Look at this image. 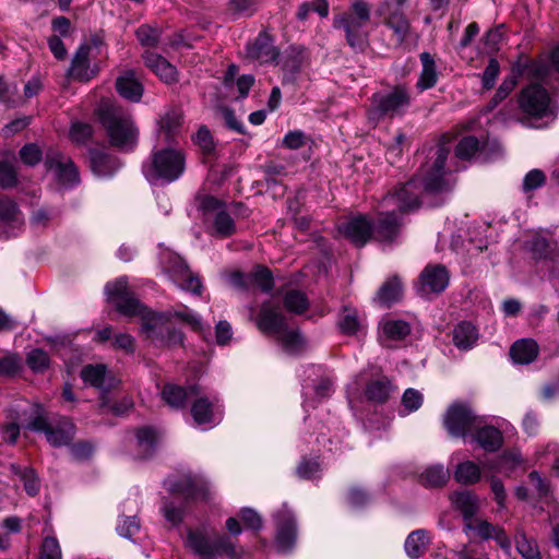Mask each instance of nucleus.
<instances>
[{"mask_svg":"<svg viewBox=\"0 0 559 559\" xmlns=\"http://www.w3.org/2000/svg\"><path fill=\"white\" fill-rule=\"evenodd\" d=\"M217 399L210 400L206 396L195 399L191 405V416L198 426L215 425L221 420Z\"/></svg>","mask_w":559,"mask_h":559,"instance_id":"5701e85b","label":"nucleus"},{"mask_svg":"<svg viewBox=\"0 0 559 559\" xmlns=\"http://www.w3.org/2000/svg\"><path fill=\"white\" fill-rule=\"evenodd\" d=\"M28 368L35 373H44L50 367V357L41 348L32 349L26 356Z\"/></svg>","mask_w":559,"mask_h":559,"instance_id":"6e6d98bb","label":"nucleus"},{"mask_svg":"<svg viewBox=\"0 0 559 559\" xmlns=\"http://www.w3.org/2000/svg\"><path fill=\"white\" fill-rule=\"evenodd\" d=\"M515 546L523 559H540L538 547L534 540H530L525 534L516 535Z\"/></svg>","mask_w":559,"mask_h":559,"instance_id":"e2e57ef3","label":"nucleus"},{"mask_svg":"<svg viewBox=\"0 0 559 559\" xmlns=\"http://www.w3.org/2000/svg\"><path fill=\"white\" fill-rule=\"evenodd\" d=\"M186 170V154L171 147L153 151L142 164V174L151 185H168Z\"/></svg>","mask_w":559,"mask_h":559,"instance_id":"f03ea898","label":"nucleus"},{"mask_svg":"<svg viewBox=\"0 0 559 559\" xmlns=\"http://www.w3.org/2000/svg\"><path fill=\"white\" fill-rule=\"evenodd\" d=\"M450 478V473L443 465H433L428 467L420 475V483L425 487L437 488L442 487Z\"/></svg>","mask_w":559,"mask_h":559,"instance_id":"8fccbe9b","label":"nucleus"},{"mask_svg":"<svg viewBox=\"0 0 559 559\" xmlns=\"http://www.w3.org/2000/svg\"><path fill=\"white\" fill-rule=\"evenodd\" d=\"M275 525V546L280 552H290L297 542L298 526L296 518L286 504L273 514Z\"/></svg>","mask_w":559,"mask_h":559,"instance_id":"9d476101","label":"nucleus"},{"mask_svg":"<svg viewBox=\"0 0 559 559\" xmlns=\"http://www.w3.org/2000/svg\"><path fill=\"white\" fill-rule=\"evenodd\" d=\"M105 293L108 300L112 302L119 313L124 317H141L142 325L145 318L155 311L148 310L132 293L129 290L127 277H119L114 282H109L105 286Z\"/></svg>","mask_w":559,"mask_h":559,"instance_id":"0eeeda50","label":"nucleus"},{"mask_svg":"<svg viewBox=\"0 0 559 559\" xmlns=\"http://www.w3.org/2000/svg\"><path fill=\"white\" fill-rule=\"evenodd\" d=\"M94 136V128L92 124L81 121L71 123L69 130L70 140L76 145H86Z\"/></svg>","mask_w":559,"mask_h":559,"instance_id":"5fc2aeb1","label":"nucleus"},{"mask_svg":"<svg viewBox=\"0 0 559 559\" xmlns=\"http://www.w3.org/2000/svg\"><path fill=\"white\" fill-rule=\"evenodd\" d=\"M403 286L397 276L388 278L379 288L376 299L379 304L390 307L402 299Z\"/></svg>","mask_w":559,"mask_h":559,"instance_id":"4c0bfd02","label":"nucleus"},{"mask_svg":"<svg viewBox=\"0 0 559 559\" xmlns=\"http://www.w3.org/2000/svg\"><path fill=\"white\" fill-rule=\"evenodd\" d=\"M538 345L530 338L519 340L510 348V356L516 364L527 365L536 359Z\"/></svg>","mask_w":559,"mask_h":559,"instance_id":"c9c22d12","label":"nucleus"},{"mask_svg":"<svg viewBox=\"0 0 559 559\" xmlns=\"http://www.w3.org/2000/svg\"><path fill=\"white\" fill-rule=\"evenodd\" d=\"M107 367L103 364L86 365L81 370V379L84 383L90 384L96 389H105Z\"/></svg>","mask_w":559,"mask_h":559,"instance_id":"de8ad7c7","label":"nucleus"},{"mask_svg":"<svg viewBox=\"0 0 559 559\" xmlns=\"http://www.w3.org/2000/svg\"><path fill=\"white\" fill-rule=\"evenodd\" d=\"M516 85V76L509 75L507 76L502 83L500 84L499 88L492 96V98L487 104V109L492 110L495 109L503 99L508 97V95L512 92L514 86Z\"/></svg>","mask_w":559,"mask_h":559,"instance_id":"0e129e2a","label":"nucleus"},{"mask_svg":"<svg viewBox=\"0 0 559 559\" xmlns=\"http://www.w3.org/2000/svg\"><path fill=\"white\" fill-rule=\"evenodd\" d=\"M418 182L419 176L415 175L406 183L400 186L393 192H389L383 198V202H394L402 214L418 210L424 203L425 198L418 187Z\"/></svg>","mask_w":559,"mask_h":559,"instance_id":"ddd939ff","label":"nucleus"},{"mask_svg":"<svg viewBox=\"0 0 559 559\" xmlns=\"http://www.w3.org/2000/svg\"><path fill=\"white\" fill-rule=\"evenodd\" d=\"M47 170H53L56 180L64 188H73L80 183V174L71 157L59 151L49 150L44 159Z\"/></svg>","mask_w":559,"mask_h":559,"instance_id":"f8f14e48","label":"nucleus"},{"mask_svg":"<svg viewBox=\"0 0 559 559\" xmlns=\"http://www.w3.org/2000/svg\"><path fill=\"white\" fill-rule=\"evenodd\" d=\"M160 512L171 526H178L185 519L186 507L185 504L177 506L173 500L164 497L162 499Z\"/></svg>","mask_w":559,"mask_h":559,"instance_id":"864d4df0","label":"nucleus"},{"mask_svg":"<svg viewBox=\"0 0 559 559\" xmlns=\"http://www.w3.org/2000/svg\"><path fill=\"white\" fill-rule=\"evenodd\" d=\"M19 183L17 170L9 160H0V187L2 189L15 188Z\"/></svg>","mask_w":559,"mask_h":559,"instance_id":"680f3d73","label":"nucleus"},{"mask_svg":"<svg viewBox=\"0 0 559 559\" xmlns=\"http://www.w3.org/2000/svg\"><path fill=\"white\" fill-rule=\"evenodd\" d=\"M403 226V217L397 212H381L372 221V237L380 242L393 243L400 237Z\"/></svg>","mask_w":559,"mask_h":559,"instance_id":"f3484780","label":"nucleus"},{"mask_svg":"<svg viewBox=\"0 0 559 559\" xmlns=\"http://www.w3.org/2000/svg\"><path fill=\"white\" fill-rule=\"evenodd\" d=\"M173 495L181 496L185 503L207 500L210 496L209 483L197 475L188 474L171 481L168 488Z\"/></svg>","mask_w":559,"mask_h":559,"instance_id":"dca6fc26","label":"nucleus"},{"mask_svg":"<svg viewBox=\"0 0 559 559\" xmlns=\"http://www.w3.org/2000/svg\"><path fill=\"white\" fill-rule=\"evenodd\" d=\"M383 333L390 340L400 341L411 333V326L404 320H389L383 323Z\"/></svg>","mask_w":559,"mask_h":559,"instance_id":"bf43d9fd","label":"nucleus"},{"mask_svg":"<svg viewBox=\"0 0 559 559\" xmlns=\"http://www.w3.org/2000/svg\"><path fill=\"white\" fill-rule=\"evenodd\" d=\"M138 445L143 453V457H151L156 449L158 441V431L153 427H141L135 431Z\"/></svg>","mask_w":559,"mask_h":559,"instance_id":"c03bdc74","label":"nucleus"},{"mask_svg":"<svg viewBox=\"0 0 559 559\" xmlns=\"http://www.w3.org/2000/svg\"><path fill=\"white\" fill-rule=\"evenodd\" d=\"M341 230L356 246L364 247L372 237V221L359 215L344 223Z\"/></svg>","mask_w":559,"mask_h":559,"instance_id":"393cba45","label":"nucleus"},{"mask_svg":"<svg viewBox=\"0 0 559 559\" xmlns=\"http://www.w3.org/2000/svg\"><path fill=\"white\" fill-rule=\"evenodd\" d=\"M450 283V273L443 264H428L416 283L417 293L423 297L439 295Z\"/></svg>","mask_w":559,"mask_h":559,"instance_id":"2eb2a0df","label":"nucleus"},{"mask_svg":"<svg viewBox=\"0 0 559 559\" xmlns=\"http://www.w3.org/2000/svg\"><path fill=\"white\" fill-rule=\"evenodd\" d=\"M115 86L118 94L131 103H139L142 99L144 86L134 70H127L119 75Z\"/></svg>","mask_w":559,"mask_h":559,"instance_id":"a878e982","label":"nucleus"},{"mask_svg":"<svg viewBox=\"0 0 559 559\" xmlns=\"http://www.w3.org/2000/svg\"><path fill=\"white\" fill-rule=\"evenodd\" d=\"M199 394L197 385L181 386L177 384L167 383L162 390V399L173 408H185L188 400L191 396Z\"/></svg>","mask_w":559,"mask_h":559,"instance_id":"c756f323","label":"nucleus"},{"mask_svg":"<svg viewBox=\"0 0 559 559\" xmlns=\"http://www.w3.org/2000/svg\"><path fill=\"white\" fill-rule=\"evenodd\" d=\"M12 473L21 478L24 484L25 491L34 497L39 491V480L32 467H22L17 464H11Z\"/></svg>","mask_w":559,"mask_h":559,"instance_id":"603ef678","label":"nucleus"},{"mask_svg":"<svg viewBox=\"0 0 559 559\" xmlns=\"http://www.w3.org/2000/svg\"><path fill=\"white\" fill-rule=\"evenodd\" d=\"M452 502L455 509L461 512L464 524L473 521L479 510L478 497L473 491L462 490L454 492Z\"/></svg>","mask_w":559,"mask_h":559,"instance_id":"473e14b6","label":"nucleus"},{"mask_svg":"<svg viewBox=\"0 0 559 559\" xmlns=\"http://www.w3.org/2000/svg\"><path fill=\"white\" fill-rule=\"evenodd\" d=\"M463 532L465 534L474 532L475 536L479 537L481 540L495 539L503 549H509L511 546L506 531L501 526L493 525L486 520L475 518L469 523L463 524Z\"/></svg>","mask_w":559,"mask_h":559,"instance_id":"6ab92c4d","label":"nucleus"},{"mask_svg":"<svg viewBox=\"0 0 559 559\" xmlns=\"http://www.w3.org/2000/svg\"><path fill=\"white\" fill-rule=\"evenodd\" d=\"M185 546L202 559H214L217 556L240 559L242 556V549H238L229 536L211 534L205 526L188 528Z\"/></svg>","mask_w":559,"mask_h":559,"instance_id":"20e7f679","label":"nucleus"},{"mask_svg":"<svg viewBox=\"0 0 559 559\" xmlns=\"http://www.w3.org/2000/svg\"><path fill=\"white\" fill-rule=\"evenodd\" d=\"M442 423L451 437L464 439L481 425L483 418L468 403L455 401L447 408Z\"/></svg>","mask_w":559,"mask_h":559,"instance_id":"6e6552de","label":"nucleus"},{"mask_svg":"<svg viewBox=\"0 0 559 559\" xmlns=\"http://www.w3.org/2000/svg\"><path fill=\"white\" fill-rule=\"evenodd\" d=\"M193 141L199 146L203 156L210 157L215 154L216 145L214 139L205 126L199 128Z\"/></svg>","mask_w":559,"mask_h":559,"instance_id":"13d9d810","label":"nucleus"},{"mask_svg":"<svg viewBox=\"0 0 559 559\" xmlns=\"http://www.w3.org/2000/svg\"><path fill=\"white\" fill-rule=\"evenodd\" d=\"M480 477V467L473 461H464L459 463L454 472V479L459 484L466 486L478 483Z\"/></svg>","mask_w":559,"mask_h":559,"instance_id":"a18cd8bd","label":"nucleus"},{"mask_svg":"<svg viewBox=\"0 0 559 559\" xmlns=\"http://www.w3.org/2000/svg\"><path fill=\"white\" fill-rule=\"evenodd\" d=\"M451 152L449 143L439 140L428 152L427 162L420 167L418 187L424 197H440L452 190V183L445 179V160Z\"/></svg>","mask_w":559,"mask_h":559,"instance_id":"7ed1b4c3","label":"nucleus"},{"mask_svg":"<svg viewBox=\"0 0 559 559\" xmlns=\"http://www.w3.org/2000/svg\"><path fill=\"white\" fill-rule=\"evenodd\" d=\"M306 60V50L302 46H289L282 59V69L284 71L283 84L293 83L296 74L300 72Z\"/></svg>","mask_w":559,"mask_h":559,"instance_id":"cd10ccee","label":"nucleus"},{"mask_svg":"<svg viewBox=\"0 0 559 559\" xmlns=\"http://www.w3.org/2000/svg\"><path fill=\"white\" fill-rule=\"evenodd\" d=\"M277 342L282 345L283 349L288 354H299L306 347V340L299 332V330H285L278 333L276 336Z\"/></svg>","mask_w":559,"mask_h":559,"instance_id":"79ce46f5","label":"nucleus"},{"mask_svg":"<svg viewBox=\"0 0 559 559\" xmlns=\"http://www.w3.org/2000/svg\"><path fill=\"white\" fill-rule=\"evenodd\" d=\"M283 305L288 312L294 314L305 313L310 302L307 295L299 289H289L283 295Z\"/></svg>","mask_w":559,"mask_h":559,"instance_id":"37998d69","label":"nucleus"},{"mask_svg":"<svg viewBox=\"0 0 559 559\" xmlns=\"http://www.w3.org/2000/svg\"><path fill=\"white\" fill-rule=\"evenodd\" d=\"M90 51L88 44L81 45L71 61L70 75L80 82H87L96 75L95 71L90 70Z\"/></svg>","mask_w":559,"mask_h":559,"instance_id":"2f4dec72","label":"nucleus"},{"mask_svg":"<svg viewBox=\"0 0 559 559\" xmlns=\"http://www.w3.org/2000/svg\"><path fill=\"white\" fill-rule=\"evenodd\" d=\"M287 319L277 304L266 300L260 306L255 325L263 334L276 336L287 328Z\"/></svg>","mask_w":559,"mask_h":559,"instance_id":"a211bd4d","label":"nucleus"},{"mask_svg":"<svg viewBox=\"0 0 559 559\" xmlns=\"http://www.w3.org/2000/svg\"><path fill=\"white\" fill-rule=\"evenodd\" d=\"M478 336L477 328L468 321L459 322L452 331L453 344L460 350L471 349L476 344Z\"/></svg>","mask_w":559,"mask_h":559,"instance_id":"f704fd0d","label":"nucleus"},{"mask_svg":"<svg viewBox=\"0 0 559 559\" xmlns=\"http://www.w3.org/2000/svg\"><path fill=\"white\" fill-rule=\"evenodd\" d=\"M20 158L26 166L34 167L43 159V152L35 143L25 144L19 152Z\"/></svg>","mask_w":559,"mask_h":559,"instance_id":"774afa93","label":"nucleus"},{"mask_svg":"<svg viewBox=\"0 0 559 559\" xmlns=\"http://www.w3.org/2000/svg\"><path fill=\"white\" fill-rule=\"evenodd\" d=\"M169 321V312L153 313L145 318L143 333L147 338H151L159 345H183V333L174 326L167 325Z\"/></svg>","mask_w":559,"mask_h":559,"instance_id":"1a4fd4ad","label":"nucleus"},{"mask_svg":"<svg viewBox=\"0 0 559 559\" xmlns=\"http://www.w3.org/2000/svg\"><path fill=\"white\" fill-rule=\"evenodd\" d=\"M480 150V142L474 135L463 136L455 146V155L460 159H469Z\"/></svg>","mask_w":559,"mask_h":559,"instance_id":"4d7b16f0","label":"nucleus"},{"mask_svg":"<svg viewBox=\"0 0 559 559\" xmlns=\"http://www.w3.org/2000/svg\"><path fill=\"white\" fill-rule=\"evenodd\" d=\"M337 325L343 334H356L360 326L358 311L349 306H344L342 309V313L340 314Z\"/></svg>","mask_w":559,"mask_h":559,"instance_id":"3c124183","label":"nucleus"},{"mask_svg":"<svg viewBox=\"0 0 559 559\" xmlns=\"http://www.w3.org/2000/svg\"><path fill=\"white\" fill-rule=\"evenodd\" d=\"M145 66L151 69L166 84L176 83L178 80L177 69L163 56L145 51L143 55Z\"/></svg>","mask_w":559,"mask_h":559,"instance_id":"c85d7f7f","label":"nucleus"},{"mask_svg":"<svg viewBox=\"0 0 559 559\" xmlns=\"http://www.w3.org/2000/svg\"><path fill=\"white\" fill-rule=\"evenodd\" d=\"M25 428L35 432H44L47 441L56 448L69 445L76 431L75 425L69 417H59L51 420L43 413H38L31 418Z\"/></svg>","mask_w":559,"mask_h":559,"instance_id":"423d86ee","label":"nucleus"},{"mask_svg":"<svg viewBox=\"0 0 559 559\" xmlns=\"http://www.w3.org/2000/svg\"><path fill=\"white\" fill-rule=\"evenodd\" d=\"M394 386L388 377H382L380 379L371 380L367 383L365 389V395L368 401L383 404L389 397L390 393L393 391Z\"/></svg>","mask_w":559,"mask_h":559,"instance_id":"58836bf2","label":"nucleus"},{"mask_svg":"<svg viewBox=\"0 0 559 559\" xmlns=\"http://www.w3.org/2000/svg\"><path fill=\"white\" fill-rule=\"evenodd\" d=\"M247 58L261 63H270L277 59L280 50L274 46L272 37L266 32H260L253 41L246 47Z\"/></svg>","mask_w":559,"mask_h":559,"instance_id":"4be33fe9","label":"nucleus"},{"mask_svg":"<svg viewBox=\"0 0 559 559\" xmlns=\"http://www.w3.org/2000/svg\"><path fill=\"white\" fill-rule=\"evenodd\" d=\"M37 559H62L61 548L56 537L47 536L43 539Z\"/></svg>","mask_w":559,"mask_h":559,"instance_id":"338daca9","label":"nucleus"},{"mask_svg":"<svg viewBox=\"0 0 559 559\" xmlns=\"http://www.w3.org/2000/svg\"><path fill=\"white\" fill-rule=\"evenodd\" d=\"M250 289L260 288L263 293H270L274 287L271 270L264 265H257L249 272Z\"/></svg>","mask_w":559,"mask_h":559,"instance_id":"49530a36","label":"nucleus"},{"mask_svg":"<svg viewBox=\"0 0 559 559\" xmlns=\"http://www.w3.org/2000/svg\"><path fill=\"white\" fill-rule=\"evenodd\" d=\"M174 281L185 290L191 292L200 296L202 293V284L200 278L192 273L188 264L180 258H177L171 266Z\"/></svg>","mask_w":559,"mask_h":559,"instance_id":"bb28decb","label":"nucleus"},{"mask_svg":"<svg viewBox=\"0 0 559 559\" xmlns=\"http://www.w3.org/2000/svg\"><path fill=\"white\" fill-rule=\"evenodd\" d=\"M550 95L538 83H532L521 91L519 107L528 117L542 119L550 114Z\"/></svg>","mask_w":559,"mask_h":559,"instance_id":"9b49d317","label":"nucleus"},{"mask_svg":"<svg viewBox=\"0 0 559 559\" xmlns=\"http://www.w3.org/2000/svg\"><path fill=\"white\" fill-rule=\"evenodd\" d=\"M139 43L145 47H156L159 41L160 32L156 27L143 24L135 31Z\"/></svg>","mask_w":559,"mask_h":559,"instance_id":"69168bd1","label":"nucleus"},{"mask_svg":"<svg viewBox=\"0 0 559 559\" xmlns=\"http://www.w3.org/2000/svg\"><path fill=\"white\" fill-rule=\"evenodd\" d=\"M96 116L110 146L123 153H131L139 143L140 131L133 116L122 106L110 100H102Z\"/></svg>","mask_w":559,"mask_h":559,"instance_id":"f257e3e1","label":"nucleus"},{"mask_svg":"<svg viewBox=\"0 0 559 559\" xmlns=\"http://www.w3.org/2000/svg\"><path fill=\"white\" fill-rule=\"evenodd\" d=\"M419 57L423 64V69L419 79L416 83V87L419 91H426L432 88L437 83L438 75L436 70V63L435 59L429 52H421Z\"/></svg>","mask_w":559,"mask_h":559,"instance_id":"a19ab883","label":"nucleus"},{"mask_svg":"<svg viewBox=\"0 0 559 559\" xmlns=\"http://www.w3.org/2000/svg\"><path fill=\"white\" fill-rule=\"evenodd\" d=\"M384 24L393 31L397 45L404 44L411 34V21L403 9L390 8Z\"/></svg>","mask_w":559,"mask_h":559,"instance_id":"7c9ffc66","label":"nucleus"},{"mask_svg":"<svg viewBox=\"0 0 559 559\" xmlns=\"http://www.w3.org/2000/svg\"><path fill=\"white\" fill-rule=\"evenodd\" d=\"M524 248L531 254V258L536 264H543L549 255L559 249V243L551 237H546L540 233H535L525 241Z\"/></svg>","mask_w":559,"mask_h":559,"instance_id":"b1692460","label":"nucleus"},{"mask_svg":"<svg viewBox=\"0 0 559 559\" xmlns=\"http://www.w3.org/2000/svg\"><path fill=\"white\" fill-rule=\"evenodd\" d=\"M22 367V359L16 353H9L0 358V377H15Z\"/></svg>","mask_w":559,"mask_h":559,"instance_id":"052dcab7","label":"nucleus"},{"mask_svg":"<svg viewBox=\"0 0 559 559\" xmlns=\"http://www.w3.org/2000/svg\"><path fill=\"white\" fill-rule=\"evenodd\" d=\"M237 233V227L234 218L226 211V209L218 211L212 222L211 235L226 239Z\"/></svg>","mask_w":559,"mask_h":559,"instance_id":"ea45409f","label":"nucleus"},{"mask_svg":"<svg viewBox=\"0 0 559 559\" xmlns=\"http://www.w3.org/2000/svg\"><path fill=\"white\" fill-rule=\"evenodd\" d=\"M411 100L408 87L404 84H397L389 93H376L372 95L368 116L373 120H380L385 117L391 119L401 117L409 108Z\"/></svg>","mask_w":559,"mask_h":559,"instance_id":"39448f33","label":"nucleus"},{"mask_svg":"<svg viewBox=\"0 0 559 559\" xmlns=\"http://www.w3.org/2000/svg\"><path fill=\"white\" fill-rule=\"evenodd\" d=\"M182 123V112L178 108L168 109L158 120L159 130L165 132L166 140L171 141Z\"/></svg>","mask_w":559,"mask_h":559,"instance_id":"09e8293b","label":"nucleus"},{"mask_svg":"<svg viewBox=\"0 0 559 559\" xmlns=\"http://www.w3.org/2000/svg\"><path fill=\"white\" fill-rule=\"evenodd\" d=\"M87 158L92 173L97 177H112L121 167V162L116 155L96 147L88 148Z\"/></svg>","mask_w":559,"mask_h":559,"instance_id":"412c9836","label":"nucleus"},{"mask_svg":"<svg viewBox=\"0 0 559 559\" xmlns=\"http://www.w3.org/2000/svg\"><path fill=\"white\" fill-rule=\"evenodd\" d=\"M366 23L354 21L350 16H336L334 27L343 28L346 43L355 51H364L368 46V33L364 29Z\"/></svg>","mask_w":559,"mask_h":559,"instance_id":"aec40b11","label":"nucleus"},{"mask_svg":"<svg viewBox=\"0 0 559 559\" xmlns=\"http://www.w3.org/2000/svg\"><path fill=\"white\" fill-rule=\"evenodd\" d=\"M25 221L17 203L8 195L0 197V239L17 237L24 228Z\"/></svg>","mask_w":559,"mask_h":559,"instance_id":"4468645a","label":"nucleus"},{"mask_svg":"<svg viewBox=\"0 0 559 559\" xmlns=\"http://www.w3.org/2000/svg\"><path fill=\"white\" fill-rule=\"evenodd\" d=\"M474 440L486 452H497L503 444V436L501 431L493 426H478L474 431Z\"/></svg>","mask_w":559,"mask_h":559,"instance_id":"72a5a7b5","label":"nucleus"},{"mask_svg":"<svg viewBox=\"0 0 559 559\" xmlns=\"http://www.w3.org/2000/svg\"><path fill=\"white\" fill-rule=\"evenodd\" d=\"M429 545V533L424 528L415 530L408 534L404 543L406 555L411 559L420 558Z\"/></svg>","mask_w":559,"mask_h":559,"instance_id":"e433bc0d","label":"nucleus"}]
</instances>
